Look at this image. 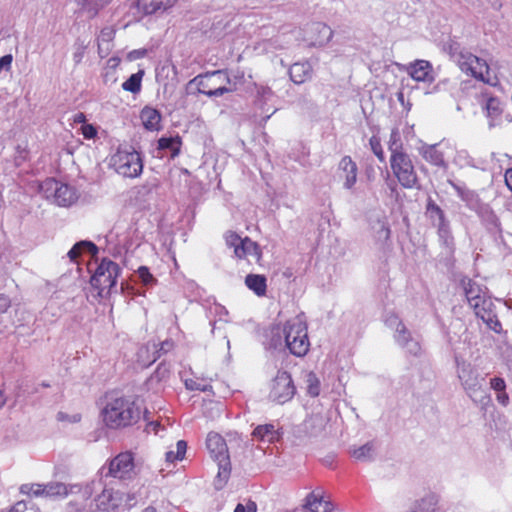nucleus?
I'll list each match as a JSON object with an SVG mask.
<instances>
[{
  "mask_svg": "<svg viewBox=\"0 0 512 512\" xmlns=\"http://www.w3.org/2000/svg\"><path fill=\"white\" fill-rule=\"evenodd\" d=\"M149 412L138 398L116 397L110 399L103 411V421L111 429H122L137 424L142 418L149 421Z\"/></svg>",
  "mask_w": 512,
  "mask_h": 512,
  "instance_id": "nucleus-1",
  "label": "nucleus"
},
{
  "mask_svg": "<svg viewBox=\"0 0 512 512\" xmlns=\"http://www.w3.org/2000/svg\"><path fill=\"white\" fill-rule=\"evenodd\" d=\"M244 74L230 78L227 70L219 69L198 74L191 81L197 88V92L208 97H221L224 94L233 93L237 90V81H242Z\"/></svg>",
  "mask_w": 512,
  "mask_h": 512,
  "instance_id": "nucleus-2",
  "label": "nucleus"
},
{
  "mask_svg": "<svg viewBox=\"0 0 512 512\" xmlns=\"http://www.w3.org/2000/svg\"><path fill=\"white\" fill-rule=\"evenodd\" d=\"M283 334L287 348L297 356H305L310 347L307 326L299 319L289 320L283 327Z\"/></svg>",
  "mask_w": 512,
  "mask_h": 512,
  "instance_id": "nucleus-3",
  "label": "nucleus"
},
{
  "mask_svg": "<svg viewBox=\"0 0 512 512\" xmlns=\"http://www.w3.org/2000/svg\"><path fill=\"white\" fill-rule=\"evenodd\" d=\"M457 64L463 72L477 80L491 86L498 84V78L491 75L487 62L467 50H462L457 54Z\"/></svg>",
  "mask_w": 512,
  "mask_h": 512,
  "instance_id": "nucleus-4",
  "label": "nucleus"
},
{
  "mask_svg": "<svg viewBox=\"0 0 512 512\" xmlns=\"http://www.w3.org/2000/svg\"><path fill=\"white\" fill-rule=\"evenodd\" d=\"M206 448L210 457L218 464L217 477L226 482L231 473V462L225 439L216 432H209L206 438Z\"/></svg>",
  "mask_w": 512,
  "mask_h": 512,
  "instance_id": "nucleus-5",
  "label": "nucleus"
},
{
  "mask_svg": "<svg viewBox=\"0 0 512 512\" xmlns=\"http://www.w3.org/2000/svg\"><path fill=\"white\" fill-rule=\"evenodd\" d=\"M390 167L393 175L403 188L412 189L417 184V173L406 151L393 152L390 155Z\"/></svg>",
  "mask_w": 512,
  "mask_h": 512,
  "instance_id": "nucleus-6",
  "label": "nucleus"
},
{
  "mask_svg": "<svg viewBox=\"0 0 512 512\" xmlns=\"http://www.w3.org/2000/svg\"><path fill=\"white\" fill-rule=\"evenodd\" d=\"M111 161L116 172L124 177L135 178L142 173V159L134 149H118Z\"/></svg>",
  "mask_w": 512,
  "mask_h": 512,
  "instance_id": "nucleus-7",
  "label": "nucleus"
},
{
  "mask_svg": "<svg viewBox=\"0 0 512 512\" xmlns=\"http://www.w3.org/2000/svg\"><path fill=\"white\" fill-rule=\"evenodd\" d=\"M296 393V387L290 373L287 371H278L275 378L271 381L269 399L276 404H285L293 399Z\"/></svg>",
  "mask_w": 512,
  "mask_h": 512,
  "instance_id": "nucleus-8",
  "label": "nucleus"
},
{
  "mask_svg": "<svg viewBox=\"0 0 512 512\" xmlns=\"http://www.w3.org/2000/svg\"><path fill=\"white\" fill-rule=\"evenodd\" d=\"M226 245L233 248L234 255L238 259H245L249 256L259 262L262 258V251L259 244L251 240L248 236L241 238L234 231H227L224 235Z\"/></svg>",
  "mask_w": 512,
  "mask_h": 512,
  "instance_id": "nucleus-9",
  "label": "nucleus"
},
{
  "mask_svg": "<svg viewBox=\"0 0 512 512\" xmlns=\"http://www.w3.org/2000/svg\"><path fill=\"white\" fill-rule=\"evenodd\" d=\"M120 268L117 263L109 259H103L91 277V285L103 292L116 285Z\"/></svg>",
  "mask_w": 512,
  "mask_h": 512,
  "instance_id": "nucleus-10",
  "label": "nucleus"
},
{
  "mask_svg": "<svg viewBox=\"0 0 512 512\" xmlns=\"http://www.w3.org/2000/svg\"><path fill=\"white\" fill-rule=\"evenodd\" d=\"M134 469V454L131 451H125L110 460L107 475L120 480L131 479Z\"/></svg>",
  "mask_w": 512,
  "mask_h": 512,
  "instance_id": "nucleus-11",
  "label": "nucleus"
},
{
  "mask_svg": "<svg viewBox=\"0 0 512 512\" xmlns=\"http://www.w3.org/2000/svg\"><path fill=\"white\" fill-rule=\"evenodd\" d=\"M44 487L45 497L67 496L72 492V489L76 488L79 496L75 504L72 501L69 502L68 507L70 512H80L85 507V502L88 500L87 491H82L79 486L71 487L70 491L65 484L58 482L44 485Z\"/></svg>",
  "mask_w": 512,
  "mask_h": 512,
  "instance_id": "nucleus-12",
  "label": "nucleus"
},
{
  "mask_svg": "<svg viewBox=\"0 0 512 512\" xmlns=\"http://www.w3.org/2000/svg\"><path fill=\"white\" fill-rule=\"evenodd\" d=\"M302 507L304 512H332L334 509V505L329 497L317 490L310 492L306 496Z\"/></svg>",
  "mask_w": 512,
  "mask_h": 512,
  "instance_id": "nucleus-13",
  "label": "nucleus"
},
{
  "mask_svg": "<svg viewBox=\"0 0 512 512\" xmlns=\"http://www.w3.org/2000/svg\"><path fill=\"white\" fill-rule=\"evenodd\" d=\"M338 173L340 179L343 180L344 188L352 189L357 182L358 167L350 156L341 158L338 164Z\"/></svg>",
  "mask_w": 512,
  "mask_h": 512,
  "instance_id": "nucleus-14",
  "label": "nucleus"
},
{
  "mask_svg": "<svg viewBox=\"0 0 512 512\" xmlns=\"http://www.w3.org/2000/svg\"><path fill=\"white\" fill-rule=\"evenodd\" d=\"M410 77L417 82H432L434 80L433 68L429 61L416 60L407 68Z\"/></svg>",
  "mask_w": 512,
  "mask_h": 512,
  "instance_id": "nucleus-15",
  "label": "nucleus"
},
{
  "mask_svg": "<svg viewBox=\"0 0 512 512\" xmlns=\"http://www.w3.org/2000/svg\"><path fill=\"white\" fill-rule=\"evenodd\" d=\"M178 0H137V8L144 15H153L171 9Z\"/></svg>",
  "mask_w": 512,
  "mask_h": 512,
  "instance_id": "nucleus-16",
  "label": "nucleus"
},
{
  "mask_svg": "<svg viewBox=\"0 0 512 512\" xmlns=\"http://www.w3.org/2000/svg\"><path fill=\"white\" fill-rule=\"evenodd\" d=\"M464 290L466 299L474 312L478 311L488 303L485 297L481 295L480 288L471 280L465 284Z\"/></svg>",
  "mask_w": 512,
  "mask_h": 512,
  "instance_id": "nucleus-17",
  "label": "nucleus"
},
{
  "mask_svg": "<svg viewBox=\"0 0 512 512\" xmlns=\"http://www.w3.org/2000/svg\"><path fill=\"white\" fill-rule=\"evenodd\" d=\"M485 111V115L488 118V124L490 128L500 124L503 109L501 107V102L497 97L490 96L487 98Z\"/></svg>",
  "mask_w": 512,
  "mask_h": 512,
  "instance_id": "nucleus-18",
  "label": "nucleus"
},
{
  "mask_svg": "<svg viewBox=\"0 0 512 512\" xmlns=\"http://www.w3.org/2000/svg\"><path fill=\"white\" fill-rule=\"evenodd\" d=\"M55 185L54 200L59 206L67 207L76 201V192L72 187L57 182Z\"/></svg>",
  "mask_w": 512,
  "mask_h": 512,
  "instance_id": "nucleus-19",
  "label": "nucleus"
},
{
  "mask_svg": "<svg viewBox=\"0 0 512 512\" xmlns=\"http://www.w3.org/2000/svg\"><path fill=\"white\" fill-rule=\"evenodd\" d=\"M312 72L309 62H297L290 67L289 76L295 84H302L311 78Z\"/></svg>",
  "mask_w": 512,
  "mask_h": 512,
  "instance_id": "nucleus-20",
  "label": "nucleus"
},
{
  "mask_svg": "<svg viewBox=\"0 0 512 512\" xmlns=\"http://www.w3.org/2000/svg\"><path fill=\"white\" fill-rule=\"evenodd\" d=\"M140 118L144 127L150 131L159 130L161 123V114L158 110L150 107L142 109Z\"/></svg>",
  "mask_w": 512,
  "mask_h": 512,
  "instance_id": "nucleus-21",
  "label": "nucleus"
},
{
  "mask_svg": "<svg viewBox=\"0 0 512 512\" xmlns=\"http://www.w3.org/2000/svg\"><path fill=\"white\" fill-rule=\"evenodd\" d=\"M259 441L273 443L279 439V433L273 424L258 425L252 432Z\"/></svg>",
  "mask_w": 512,
  "mask_h": 512,
  "instance_id": "nucleus-22",
  "label": "nucleus"
},
{
  "mask_svg": "<svg viewBox=\"0 0 512 512\" xmlns=\"http://www.w3.org/2000/svg\"><path fill=\"white\" fill-rule=\"evenodd\" d=\"M246 286L257 296H264L267 291V280L264 275L249 274L245 278Z\"/></svg>",
  "mask_w": 512,
  "mask_h": 512,
  "instance_id": "nucleus-23",
  "label": "nucleus"
},
{
  "mask_svg": "<svg viewBox=\"0 0 512 512\" xmlns=\"http://www.w3.org/2000/svg\"><path fill=\"white\" fill-rule=\"evenodd\" d=\"M476 316L481 318L487 326L496 333H499L502 329V324L498 320L497 316L486 308V305L475 312Z\"/></svg>",
  "mask_w": 512,
  "mask_h": 512,
  "instance_id": "nucleus-24",
  "label": "nucleus"
},
{
  "mask_svg": "<svg viewBox=\"0 0 512 512\" xmlns=\"http://www.w3.org/2000/svg\"><path fill=\"white\" fill-rule=\"evenodd\" d=\"M182 146V141L179 136L176 137H161L158 140V148L161 150L170 149L171 156L174 158L179 155Z\"/></svg>",
  "mask_w": 512,
  "mask_h": 512,
  "instance_id": "nucleus-25",
  "label": "nucleus"
},
{
  "mask_svg": "<svg viewBox=\"0 0 512 512\" xmlns=\"http://www.w3.org/2000/svg\"><path fill=\"white\" fill-rule=\"evenodd\" d=\"M145 71L140 69L137 73L132 74L125 82L122 83V89L131 93H139L142 88V79Z\"/></svg>",
  "mask_w": 512,
  "mask_h": 512,
  "instance_id": "nucleus-26",
  "label": "nucleus"
},
{
  "mask_svg": "<svg viewBox=\"0 0 512 512\" xmlns=\"http://www.w3.org/2000/svg\"><path fill=\"white\" fill-rule=\"evenodd\" d=\"M88 250L89 252L95 254L97 252V246L88 241H81L76 243L68 252V257L71 261L76 262L77 259L82 255L84 250Z\"/></svg>",
  "mask_w": 512,
  "mask_h": 512,
  "instance_id": "nucleus-27",
  "label": "nucleus"
},
{
  "mask_svg": "<svg viewBox=\"0 0 512 512\" xmlns=\"http://www.w3.org/2000/svg\"><path fill=\"white\" fill-rule=\"evenodd\" d=\"M423 158L431 165L438 167L445 166L444 155L436 146H429L424 149Z\"/></svg>",
  "mask_w": 512,
  "mask_h": 512,
  "instance_id": "nucleus-28",
  "label": "nucleus"
},
{
  "mask_svg": "<svg viewBox=\"0 0 512 512\" xmlns=\"http://www.w3.org/2000/svg\"><path fill=\"white\" fill-rule=\"evenodd\" d=\"M187 451V442L184 440H179L176 443V451L169 450L165 454V460L167 463L174 464L177 461H181L184 459Z\"/></svg>",
  "mask_w": 512,
  "mask_h": 512,
  "instance_id": "nucleus-29",
  "label": "nucleus"
},
{
  "mask_svg": "<svg viewBox=\"0 0 512 512\" xmlns=\"http://www.w3.org/2000/svg\"><path fill=\"white\" fill-rule=\"evenodd\" d=\"M20 493L28 497H42L45 496V487L39 483H26L20 486Z\"/></svg>",
  "mask_w": 512,
  "mask_h": 512,
  "instance_id": "nucleus-30",
  "label": "nucleus"
},
{
  "mask_svg": "<svg viewBox=\"0 0 512 512\" xmlns=\"http://www.w3.org/2000/svg\"><path fill=\"white\" fill-rule=\"evenodd\" d=\"M326 419L322 415H312L305 420V428L310 432H317L324 429Z\"/></svg>",
  "mask_w": 512,
  "mask_h": 512,
  "instance_id": "nucleus-31",
  "label": "nucleus"
},
{
  "mask_svg": "<svg viewBox=\"0 0 512 512\" xmlns=\"http://www.w3.org/2000/svg\"><path fill=\"white\" fill-rule=\"evenodd\" d=\"M388 149L390 151V155L393 152H404L405 149L403 147V143L401 141L400 132L397 128L393 129L390 134V138L388 141Z\"/></svg>",
  "mask_w": 512,
  "mask_h": 512,
  "instance_id": "nucleus-32",
  "label": "nucleus"
},
{
  "mask_svg": "<svg viewBox=\"0 0 512 512\" xmlns=\"http://www.w3.org/2000/svg\"><path fill=\"white\" fill-rule=\"evenodd\" d=\"M369 145H370L372 152L377 157V159L380 162H384L385 161V153H384V150H383V147L381 144L380 137L378 135L371 136L369 139Z\"/></svg>",
  "mask_w": 512,
  "mask_h": 512,
  "instance_id": "nucleus-33",
  "label": "nucleus"
},
{
  "mask_svg": "<svg viewBox=\"0 0 512 512\" xmlns=\"http://www.w3.org/2000/svg\"><path fill=\"white\" fill-rule=\"evenodd\" d=\"M8 512H40V509L33 503L18 501Z\"/></svg>",
  "mask_w": 512,
  "mask_h": 512,
  "instance_id": "nucleus-34",
  "label": "nucleus"
},
{
  "mask_svg": "<svg viewBox=\"0 0 512 512\" xmlns=\"http://www.w3.org/2000/svg\"><path fill=\"white\" fill-rule=\"evenodd\" d=\"M101 505L105 510L115 509L118 504L114 501L113 491L105 489L100 496Z\"/></svg>",
  "mask_w": 512,
  "mask_h": 512,
  "instance_id": "nucleus-35",
  "label": "nucleus"
},
{
  "mask_svg": "<svg viewBox=\"0 0 512 512\" xmlns=\"http://www.w3.org/2000/svg\"><path fill=\"white\" fill-rule=\"evenodd\" d=\"M372 450V445L365 444L355 449L352 453V456L357 460H365L371 457Z\"/></svg>",
  "mask_w": 512,
  "mask_h": 512,
  "instance_id": "nucleus-36",
  "label": "nucleus"
},
{
  "mask_svg": "<svg viewBox=\"0 0 512 512\" xmlns=\"http://www.w3.org/2000/svg\"><path fill=\"white\" fill-rule=\"evenodd\" d=\"M308 393L315 397L319 395V380L314 373L307 375Z\"/></svg>",
  "mask_w": 512,
  "mask_h": 512,
  "instance_id": "nucleus-37",
  "label": "nucleus"
},
{
  "mask_svg": "<svg viewBox=\"0 0 512 512\" xmlns=\"http://www.w3.org/2000/svg\"><path fill=\"white\" fill-rule=\"evenodd\" d=\"M139 278L144 285H151L156 282L154 276L150 273V270L146 266H140L137 270Z\"/></svg>",
  "mask_w": 512,
  "mask_h": 512,
  "instance_id": "nucleus-38",
  "label": "nucleus"
},
{
  "mask_svg": "<svg viewBox=\"0 0 512 512\" xmlns=\"http://www.w3.org/2000/svg\"><path fill=\"white\" fill-rule=\"evenodd\" d=\"M56 418L59 422L74 424V423L80 422L82 419V416L80 413L68 414L65 412H59L57 414Z\"/></svg>",
  "mask_w": 512,
  "mask_h": 512,
  "instance_id": "nucleus-39",
  "label": "nucleus"
},
{
  "mask_svg": "<svg viewBox=\"0 0 512 512\" xmlns=\"http://www.w3.org/2000/svg\"><path fill=\"white\" fill-rule=\"evenodd\" d=\"M427 210L435 213L438 216L440 224H443L445 221V214L443 210L431 199H429L427 203Z\"/></svg>",
  "mask_w": 512,
  "mask_h": 512,
  "instance_id": "nucleus-40",
  "label": "nucleus"
},
{
  "mask_svg": "<svg viewBox=\"0 0 512 512\" xmlns=\"http://www.w3.org/2000/svg\"><path fill=\"white\" fill-rule=\"evenodd\" d=\"M185 385H186V388L189 390H197V391H202V392H205L209 388H211V386L209 384L199 383L198 381L193 380V379L186 380Z\"/></svg>",
  "mask_w": 512,
  "mask_h": 512,
  "instance_id": "nucleus-41",
  "label": "nucleus"
},
{
  "mask_svg": "<svg viewBox=\"0 0 512 512\" xmlns=\"http://www.w3.org/2000/svg\"><path fill=\"white\" fill-rule=\"evenodd\" d=\"M257 96L261 99H268L273 95V91L269 86L255 84Z\"/></svg>",
  "mask_w": 512,
  "mask_h": 512,
  "instance_id": "nucleus-42",
  "label": "nucleus"
},
{
  "mask_svg": "<svg viewBox=\"0 0 512 512\" xmlns=\"http://www.w3.org/2000/svg\"><path fill=\"white\" fill-rule=\"evenodd\" d=\"M81 133L85 139H93L97 135V130L92 124H83Z\"/></svg>",
  "mask_w": 512,
  "mask_h": 512,
  "instance_id": "nucleus-43",
  "label": "nucleus"
},
{
  "mask_svg": "<svg viewBox=\"0 0 512 512\" xmlns=\"http://www.w3.org/2000/svg\"><path fill=\"white\" fill-rule=\"evenodd\" d=\"M257 511V505L255 502L249 500L246 505L244 504H237V506L234 509V512H256Z\"/></svg>",
  "mask_w": 512,
  "mask_h": 512,
  "instance_id": "nucleus-44",
  "label": "nucleus"
},
{
  "mask_svg": "<svg viewBox=\"0 0 512 512\" xmlns=\"http://www.w3.org/2000/svg\"><path fill=\"white\" fill-rule=\"evenodd\" d=\"M490 385L495 391H498V392H501V391L505 390V388H506L504 379L500 378V377L492 378L490 381Z\"/></svg>",
  "mask_w": 512,
  "mask_h": 512,
  "instance_id": "nucleus-45",
  "label": "nucleus"
},
{
  "mask_svg": "<svg viewBox=\"0 0 512 512\" xmlns=\"http://www.w3.org/2000/svg\"><path fill=\"white\" fill-rule=\"evenodd\" d=\"M10 306V300L7 296L0 294V313H4Z\"/></svg>",
  "mask_w": 512,
  "mask_h": 512,
  "instance_id": "nucleus-46",
  "label": "nucleus"
},
{
  "mask_svg": "<svg viewBox=\"0 0 512 512\" xmlns=\"http://www.w3.org/2000/svg\"><path fill=\"white\" fill-rule=\"evenodd\" d=\"M497 400L500 404H502L503 406H506L509 402V396L508 394L505 392V390L499 392L497 394Z\"/></svg>",
  "mask_w": 512,
  "mask_h": 512,
  "instance_id": "nucleus-47",
  "label": "nucleus"
},
{
  "mask_svg": "<svg viewBox=\"0 0 512 512\" xmlns=\"http://www.w3.org/2000/svg\"><path fill=\"white\" fill-rule=\"evenodd\" d=\"M505 184L512 191V168L507 169L505 172Z\"/></svg>",
  "mask_w": 512,
  "mask_h": 512,
  "instance_id": "nucleus-48",
  "label": "nucleus"
},
{
  "mask_svg": "<svg viewBox=\"0 0 512 512\" xmlns=\"http://www.w3.org/2000/svg\"><path fill=\"white\" fill-rule=\"evenodd\" d=\"M73 122L74 123H83L85 124L86 122V116L84 113L82 112H78L76 113L74 116H73Z\"/></svg>",
  "mask_w": 512,
  "mask_h": 512,
  "instance_id": "nucleus-49",
  "label": "nucleus"
},
{
  "mask_svg": "<svg viewBox=\"0 0 512 512\" xmlns=\"http://www.w3.org/2000/svg\"><path fill=\"white\" fill-rule=\"evenodd\" d=\"M148 425H149V426H151V427H153V431L156 433V432H157L158 427L160 426V423H159V422H157V421H156V422L151 421V422H149V423H148Z\"/></svg>",
  "mask_w": 512,
  "mask_h": 512,
  "instance_id": "nucleus-50",
  "label": "nucleus"
},
{
  "mask_svg": "<svg viewBox=\"0 0 512 512\" xmlns=\"http://www.w3.org/2000/svg\"><path fill=\"white\" fill-rule=\"evenodd\" d=\"M6 403L5 395L2 391H0V408H2Z\"/></svg>",
  "mask_w": 512,
  "mask_h": 512,
  "instance_id": "nucleus-51",
  "label": "nucleus"
},
{
  "mask_svg": "<svg viewBox=\"0 0 512 512\" xmlns=\"http://www.w3.org/2000/svg\"><path fill=\"white\" fill-rule=\"evenodd\" d=\"M143 512H157L156 509L152 506H149L143 510Z\"/></svg>",
  "mask_w": 512,
  "mask_h": 512,
  "instance_id": "nucleus-52",
  "label": "nucleus"
},
{
  "mask_svg": "<svg viewBox=\"0 0 512 512\" xmlns=\"http://www.w3.org/2000/svg\"><path fill=\"white\" fill-rule=\"evenodd\" d=\"M323 29L327 30L329 33V37H331L332 32L330 31V29L328 27H326L325 25H323Z\"/></svg>",
  "mask_w": 512,
  "mask_h": 512,
  "instance_id": "nucleus-53",
  "label": "nucleus"
},
{
  "mask_svg": "<svg viewBox=\"0 0 512 512\" xmlns=\"http://www.w3.org/2000/svg\"><path fill=\"white\" fill-rule=\"evenodd\" d=\"M111 0H102L101 6L108 4Z\"/></svg>",
  "mask_w": 512,
  "mask_h": 512,
  "instance_id": "nucleus-54",
  "label": "nucleus"
},
{
  "mask_svg": "<svg viewBox=\"0 0 512 512\" xmlns=\"http://www.w3.org/2000/svg\"><path fill=\"white\" fill-rule=\"evenodd\" d=\"M386 232H387V237H388V236H389V234H390V229H389V228H387V229H386Z\"/></svg>",
  "mask_w": 512,
  "mask_h": 512,
  "instance_id": "nucleus-55",
  "label": "nucleus"
},
{
  "mask_svg": "<svg viewBox=\"0 0 512 512\" xmlns=\"http://www.w3.org/2000/svg\"><path fill=\"white\" fill-rule=\"evenodd\" d=\"M464 389H470V386H467L466 384H464Z\"/></svg>",
  "mask_w": 512,
  "mask_h": 512,
  "instance_id": "nucleus-56",
  "label": "nucleus"
},
{
  "mask_svg": "<svg viewBox=\"0 0 512 512\" xmlns=\"http://www.w3.org/2000/svg\"><path fill=\"white\" fill-rule=\"evenodd\" d=\"M276 330L277 332H279L280 328L277 327V328H274L273 331Z\"/></svg>",
  "mask_w": 512,
  "mask_h": 512,
  "instance_id": "nucleus-57",
  "label": "nucleus"
}]
</instances>
